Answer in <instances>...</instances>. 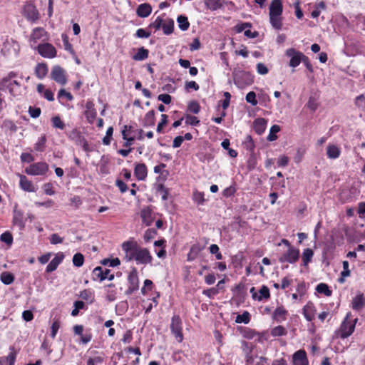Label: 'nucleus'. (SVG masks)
I'll list each match as a JSON object with an SVG mask.
<instances>
[{
  "label": "nucleus",
  "mask_w": 365,
  "mask_h": 365,
  "mask_svg": "<svg viewBox=\"0 0 365 365\" xmlns=\"http://www.w3.org/2000/svg\"><path fill=\"white\" fill-rule=\"evenodd\" d=\"M138 247L136 243L130 241L124 242L122 245V249L125 253Z\"/></svg>",
  "instance_id": "6e6d98bb"
},
{
  "label": "nucleus",
  "mask_w": 365,
  "mask_h": 365,
  "mask_svg": "<svg viewBox=\"0 0 365 365\" xmlns=\"http://www.w3.org/2000/svg\"><path fill=\"white\" fill-rule=\"evenodd\" d=\"M20 187L27 192H35V187L31 181L29 180L25 175H20Z\"/></svg>",
  "instance_id": "a878e982"
},
{
  "label": "nucleus",
  "mask_w": 365,
  "mask_h": 365,
  "mask_svg": "<svg viewBox=\"0 0 365 365\" xmlns=\"http://www.w3.org/2000/svg\"><path fill=\"white\" fill-rule=\"evenodd\" d=\"M365 307V297L363 294H357L351 301V308L360 311Z\"/></svg>",
  "instance_id": "412c9836"
},
{
  "label": "nucleus",
  "mask_w": 365,
  "mask_h": 365,
  "mask_svg": "<svg viewBox=\"0 0 365 365\" xmlns=\"http://www.w3.org/2000/svg\"><path fill=\"white\" fill-rule=\"evenodd\" d=\"M167 123H168V115L165 114H162L161 115V121L157 125V132L161 133L163 127L167 124Z\"/></svg>",
  "instance_id": "e2e57ef3"
},
{
  "label": "nucleus",
  "mask_w": 365,
  "mask_h": 365,
  "mask_svg": "<svg viewBox=\"0 0 365 365\" xmlns=\"http://www.w3.org/2000/svg\"><path fill=\"white\" fill-rule=\"evenodd\" d=\"M246 101L252 106H256L257 104V101L256 99L255 93L253 91L249 92L246 96Z\"/></svg>",
  "instance_id": "680f3d73"
},
{
  "label": "nucleus",
  "mask_w": 365,
  "mask_h": 365,
  "mask_svg": "<svg viewBox=\"0 0 365 365\" xmlns=\"http://www.w3.org/2000/svg\"><path fill=\"white\" fill-rule=\"evenodd\" d=\"M280 127L278 125H274L271 127L269 133L267 136V140L274 141L277 138L276 133L279 132Z\"/></svg>",
  "instance_id": "c03bdc74"
},
{
  "label": "nucleus",
  "mask_w": 365,
  "mask_h": 365,
  "mask_svg": "<svg viewBox=\"0 0 365 365\" xmlns=\"http://www.w3.org/2000/svg\"><path fill=\"white\" fill-rule=\"evenodd\" d=\"M178 23L179 28L182 31H186L188 29L190 26V23L188 22L187 18L184 16H180L178 17Z\"/></svg>",
  "instance_id": "ea45409f"
},
{
  "label": "nucleus",
  "mask_w": 365,
  "mask_h": 365,
  "mask_svg": "<svg viewBox=\"0 0 365 365\" xmlns=\"http://www.w3.org/2000/svg\"><path fill=\"white\" fill-rule=\"evenodd\" d=\"M351 313L348 312L340 325L338 334L341 339H346L349 337L354 331L358 319L355 318L354 319H351Z\"/></svg>",
  "instance_id": "f03ea898"
},
{
  "label": "nucleus",
  "mask_w": 365,
  "mask_h": 365,
  "mask_svg": "<svg viewBox=\"0 0 365 365\" xmlns=\"http://www.w3.org/2000/svg\"><path fill=\"white\" fill-rule=\"evenodd\" d=\"M139 288V279L138 275H128V287L125 291L126 295H131Z\"/></svg>",
  "instance_id": "f3484780"
},
{
  "label": "nucleus",
  "mask_w": 365,
  "mask_h": 365,
  "mask_svg": "<svg viewBox=\"0 0 365 365\" xmlns=\"http://www.w3.org/2000/svg\"><path fill=\"white\" fill-rule=\"evenodd\" d=\"M13 222L20 228V230H23L24 228L25 221L24 220L23 212L21 211L14 210Z\"/></svg>",
  "instance_id": "cd10ccee"
},
{
  "label": "nucleus",
  "mask_w": 365,
  "mask_h": 365,
  "mask_svg": "<svg viewBox=\"0 0 365 365\" xmlns=\"http://www.w3.org/2000/svg\"><path fill=\"white\" fill-rule=\"evenodd\" d=\"M0 240L9 245H11L13 242V237H12V235L9 232H4L1 235Z\"/></svg>",
  "instance_id": "603ef678"
},
{
  "label": "nucleus",
  "mask_w": 365,
  "mask_h": 365,
  "mask_svg": "<svg viewBox=\"0 0 365 365\" xmlns=\"http://www.w3.org/2000/svg\"><path fill=\"white\" fill-rule=\"evenodd\" d=\"M148 49L141 47L138 48V52L133 56V58L135 61H143L148 58Z\"/></svg>",
  "instance_id": "c9c22d12"
},
{
  "label": "nucleus",
  "mask_w": 365,
  "mask_h": 365,
  "mask_svg": "<svg viewBox=\"0 0 365 365\" xmlns=\"http://www.w3.org/2000/svg\"><path fill=\"white\" fill-rule=\"evenodd\" d=\"M23 15L31 21H36L39 19V13L36 6L31 3H26L23 8Z\"/></svg>",
  "instance_id": "9b49d317"
},
{
  "label": "nucleus",
  "mask_w": 365,
  "mask_h": 365,
  "mask_svg": "<svg viewBox=\"0 0 365 365\" xmlns=\"http://www.w3.org/2000/svg\"><path fill=\"white\" fill-rule=\"evenodd\" d=\"M93 338L92 333L91 331H86L84 334L81 335V341L83 344H86L91 341Z\"/></svg>",
  "instance_id": "0e129e2a"
},
{
  "label": "nucleus",
  "mask_w": 365,
  "mask_h": 365,
  "mask_svg": "<svg viewBox=\"0 0 365 365\" xmlns=\"http://www.w3.org/2000/svg\"><path fill=\"white\" fill-rule=\"evenodd\" d=\"M354 104L359 110L365 111V96L361 94L356 96L354 100Z\"/></svg>",
  "instance_id": "a19ab883"
},
{
  "label": "nucleus",
  "mask_w": 365,
  "mask_h": 365,
  "mask_svg": "<svg viewBox=\"0 0 365 365\" xmlns=\"http://www.w3.org/2000/svg\"><path fill=\"white\" fill-rule=\"evenodd\" d=\"M29 113L31 118H38L41 114V109L39 108L29 107Z\"/></svg>",
  "instance_id": "338daca9"
},
{
  "label": "nucleus",
  "mask_w": 365,
  "mask_h": 365,
  "mask_svg": "<svg viewBox=\"0 0 365 365\" xmlns=\"http://www.w3.org/2000/svg\"><path fill=\"white\" fill-rule=\"evenodd\" d=\"M160 297V293L158 292L155 297L152 298V302L145 308V313H150L153 307H156L158 304V299Z\"/></svg>",
  "instance_id": "49530a36"
},
{
  "label": "nucleus",
  "mask_w": 365,
  "mask_h": 365,
  "mask_svg": "<svg viewBox=\"0 0 365 365\" xmlns=\"http://www.w3.org/2000/svg\"><path fill=\"white\" fill-rule=\"evenodd\" d=\"M269 21L273 28L277 30L282 29V14L283 6L281 0H272L269 5Z\"/></svg>",
  "instance_id": "f257e3e1"
},
{
  "label": "nucleus",
  "mask_w": 365,
  "mask_h": 365,
  "mask_svg": "<svg viewBox=\"0 0 365 365\" xmlns=\"http://www.w3.org/2000/svg\"><path fill=\"white\" fill-rule=\"evenodd\" d=\"M80 297L83 299L90 301L91 303L93 302V298H94L93 293L91 291L86 290V289H85L81 292Z\"/></svg>",
  "instance_id": "4d7b16f0"
},
{
  "label": "nucleus",
  "mask_w": 365,
  "mask_h": 365,
  "mask_svg": "<svg viewBox=\"0 0 365 365\" xmlns=\"http://www.w3.org/2000/svg\"><path fill=\"white\" fill-rule=\"evenodd\" d=\"M233 79L235 84L240 88L251 85L254 81L250 73L242 70L234 71Z\"/></svg>",
  "instance_id": "20e7f679"
},
{
  "label": "nucleus",
  "mask_w": 365,
  "mask_h": 365,
  "mask_svg": "<svg viewBox=\"0 0 365 365\" xmlns=\"http://www.w3.org/2000/svg\"><path fill=\"white\" fill-rule=\"evenodd\" d=\"M49 240L52 245H57L63 242V238L56 233L52 234Z\"/></svg>",
  "instance_id": "69168bd1"
},
{
  "label": "nucleus",
  "mask_w": 365,
  "mask_h": 365,
  "mask_svg": "<svg viewBox=\"0 0 365 365\" xmlns=\"http://www.w3.org/2000/svg\"><path fill=\"white\" fill-rule=\"evenodd\" d=\"M314 255L312 250L307 248L304 250L302 256V264L304 266H307L309 262H311Z\"/></svg>",
  "instance_id": "72a5a7b5"
},
{
  "label": "nucleus",
  "mask_w": 365,
  "mask_h": 365,
  "mask_svg": "<svg viewBox=\"0 0 365 365\" xmlns=\"http://www.w3.org/2000/svg\"><path fill=\"white\" fill-rule=\"evenodd\" d=\"M84 257L81 253H76L73 257V264L76 267H81L83 264Z\"/></svg>",
  "instance_id": "de8ad7c7"
},
{
  "label": "nucleus",
  "mask_w": 365,
  "mask_h": 365,
  "mask_svg": "<svg viewBox=\"0 0 365 365\" xmlns=\"http://www.w3.org/2000/svg\"><path fill=\"white\" fill-rule=\"evenodd\" d=\"M250 322V314L247 311H245L242 314L236 317L235 322L238 324H248Z\"/></svg>",
  "instance_id": "4c0bfd02"
},
{
  "label": "nucleus",
  "mask_w": 365,
  "mask_h": 365,
  "mask_svg": "<svg viewBox=\"0 0 365 365\" xmlns=\"http://www.w3.org/2000/svg\"><path fill=\"white\" fill-rule=\"evenodd\" d=\"M199 252H200L199 247L196 245H193L191 247L190 252L187 254V259L193 260L197 257Z\"/></svg>",
  "instance_id": "13d9d810"
},
{
  "label": "nucleus",
  "mask_w": 365,
  "mask_h": 365,
  "mask_svg": "<svg viewBox=\"0 0 365 365\" xmlns=\"http://www.w3.org/2000/svg\"><path fill=\"white\" fill-rule=\"evenodd\" d=\"M152 257L146 248L138 247L135 253V261L140 264H148L151 262Z\"/></svg>",
  "instance_id": "ddd939ff"
},
{
  "label": "nucleus",
  "mask_w": 365,
  "mask_h": 365,
  "mask_svg": "<svg viewBox=\"0 0 365 365\" xmlns=\"http://www.w3.org/2000/svg\"><path fill=\"white\" fill-rule=\"evenodd\" d=\"M61 327L60 317H55L51 327V337L55 339L58 331Z\"/></svg>",
  "instance_id": "f704fd0d"
},
{
  "label": "nucleus",
  "mask_w": 365,
  "mask_h": 365,
  "mask_svg": "<svg viewBox=\"0 0 365 365\" xmlns=\"http://www.w3.org/2000/svg\"><path fill=\"white\" fill-rule=\"evenodd\" d=\"M163 33L165 35H170L173 33L174 29V21L172 19H167L166 21H163L162 23V26Z\"/></svg>",
  "instance_id": "c756f323"
},
{
  "label": "nucleus",
  "mask_w": 365,
  "mask_h": 365,
  "mask_svg": "<svg viewBox=\"0 0 365 365\" xmlns=\"http://www.w3.org/2000/svg\"><path fill=\"white\" fill-rule=\"evenodd\" d=\"M153 287V282L151 280H150V279H145V282H144V286L141 289V293L143 295H145L147 294L148 291L152 290Z\"/></svg>",
  "instance_id": "bf43d9fd"
},
{
  "label": "nucleus",
  "mask_w": 365,
  "mask_h": 365,
  "mask_svg": "<svg viewBox=\"0 0 365 365\" xmlns=\"http://www.w3.org/2000/svg\"><path fill=\"white\" fill-rule=\"evenodd\" d=\"M246 271L247 274H250L251 272H255V274H262L264 272V269L262 265L259 262H252L250 266H248L246 268Z\"/></svg>",
  "instance_id": "2f4dec72"
},
{
  "label": "nucleus",
  "mask_w": 365,
  "mask_h": 365,
  "mask_svg": "<svg viewBox=\"0 0 365 365\" xmlns=\"http://www.w3.org/2000/svg\"><path fill=\"white\" fill-rule=\"evenodd\" d=\"M193 200L197 204H202L204 202V195L200 192H195L193 194Z\"/></svg>",
  "instance_id": "774afa93"
},
{
  "label": "nucleus",
  "mask_w": 365,
  "mask_h": 365,
  "mask_svg": "<svg viewBox=\"0 0 365 365\" xmlns=\"http://www.w3.org/2000/svg\"><path fill=\"white\" fill-rule=\"evenodd\" d=\"M15 76V73H10L7 77L1 81L0 89L9 90L12 96H17L21 94V86L17 81L12 79Z\"/></svg>",
  "instance_id": "7ed1b4c3"
},
{
  "label": "nucleus",
  "mask_w": 365,
  "mask_h": 365,
  "mask_svg": "<svg viewBox=\"0 0 365 365\" xmlns=\"http://www.w3.org/2000/svg\"><path fill=\"white\" fill-rule=\"evenodd\" d=\"M53 126L56 128L63 130L65 128L64 123L61 120L59 116L53 117L51 119Z\"/></svg>",
  "instance_id": "8fccbe9b"
},
{
  "label": "nucleus",
  "mask_w": 365,
  "mask_h": 365,
  "mask_svg": "<svg viewBox=\"0 0 365 365\" xmlns=\"http://www.w3.org/2000/svg\"><path fill=\"white\" fill-rule=\"evenodd\" d=\"M267 127V120L262 118H259L255 120L253 123V128L255 131L259 134H262Z\"/></svg>",
  "instance_id": "b1692460"
},
{
  "label": "nucleus",
  "mask_w": 365,
  "mask_h": 365,
  "mask_svg": "<svg viewBox=\"0 0 365 365\" xmlns=\"http://www.w3.org/2000/svg\"><path fill=\"white\" fill-rule=\"evenodd\" d=\"M316 291L325 295L326 297H330L332 294V291L329 289V286L325 283H319L316 287Z\"/></svg>",
  "instance_id": "473e14b6"
},
{
  "label": "nucleus",
  "mask_w": 365,
  "mask_h": 365,
  "mask_svg": "<svg viewBox=\"0 0 365 365\" xmlns=\"http://www.w3.org/2000/svg\"><path fill=\"white\" fill-rule=\"evenodd\" d=\"M205 5L207 9L215 11L222 6L220 0H206Z\"/></svg>",
  "instance_id": "79ce46f5"
},
{
  "label": "nucleus",
  "mask_w": 365,
  "mask_h": 365,
  "mask_svg": "<svg viewBox=\"0 0 365 365\" xmlns=\"http://www.w3.org/2000/svg\"><path fill=\"white\" fill-rule=\"evenodd\" d=\"M247 287L243 282L235 285L232 289V292L235 297L239 299H244L247 296Z\"/></svg>",
  "instance_id": "dca6fc26"
},
{
  "label": "nucleus",
  "mask_w": 365,
  "mask_h": 365,
  "mask_svg": "<svg viewBox=\"0 0 365 365\" xmlns=\"http://www.w3.org/2000/svg\"><path fill=\"white\" fill-rule=\"evenodd\" d=\"M10 351L8 356L0 358V365H14L17 353L14 346H11Z\"/></svg>",
  "instance_id": "6ab92c4d"
},
{
  "label": "nucleus",
  "mask_w": 365,
  "mask_h": 365,
  "mask_svg": "<svg viewBox=\"0 0 365 365\" xmlns=\"http://www.w3.org/2000/svg\"><path fill=\"white\" fill-rule=\"evenodd\" d=\"M64 255L63 253H58L54 258L49 262L46 267L47 272H51L58 267V266L61 264Z\"/></svg>",
  "instance_id": "5701e85b"
},
{
  "label": "nucleus",
  "mask_w": 365,
  "mask_h": 365,
  "mask_svg": "<svg viewBox=\"0 0 365 365\" xmlns=\"http://www.w3.org/2000/svg\"><path fill=\"white\" fill-rule=\"evenodd\" d=\"M163 22V19L162 17H157L155 21H153L148 26V29H155V30H159L162 26V23Z\"/></svg>",
  "instance_id": "864d4df0"
},
{
  "label": "nucleus",
  "mask_w": 365,
  "mask_h": 365,
  "mask_svg": "<svg viewBox=\"0 0 365 365\" xmlns=\"http://www.w3.org/2000/svg\"><path fill=\"white\" fill-rule=\"evenodd\" d=\"M299 257V251L293 247H289L287 251L283 253L280 257L279 261L282 262L294 263L298 260Z\"/></svg>",
  "instance_id": "9d476101"
},
{
  "label": "nucleus",
  "mask_w": 365,
  "mask_h": 365,
  "mask_svg": "<svg viewBox=\"0 0 365 365\" xmlns=\"http://www.w3.org/2000/svg\"><path fill=\"white\" fill-rule=\"evenodd\" d=\"M293 365H309L307 352L304 349H299L292 355Z\"/></svg>",
  "instance_id": "4468645a"
},
{
  "label": "nucleus",
  "mask_w": 365,
  "mask_h": 365,
  "mask_svg": "<svg viewBox=\"0 0 365 365\" xmlns=\"http://www.w3.org/2000/svg\"><path fill=\"white\" fill-rule=\"evenodd\" d=\"M102 264L108 267H116L120 264V261L118 258L113 259H104L101 262Z\"/></svg>",
  "instance_id": "a18cd8bd"
},
{
  "label": "nucleus",
  "mask_w": 365,
  "mask_h": 365,
  "mask_svg": "<svg viewBox=\"0 0 365 365\" xmlns=\"http://www.w3.org/2000/svg\"><path fill=\"white\" fill-rule=\"evenodd\" d=\"M187 110L191 113L197 114L200 112V104L197 101H192L189 103L187 106Z\"/></svg>",
  "instance_id": "09e8293b"
},
{
  "label": "nucleus",
  "mask_w": 365,
  "mask_h": 365,
  "mask_svg": "<svg viewBox=\"0 0 365 365\" xmlns=\"http://www.w3.org/2000/svg\"><path fill=\"white\" fill-rule=\"evenodd\" d=\"M48 170V165L45 162H38L31 164L26 168V173L31 175H42Z\"/></svg>",
  "instance_id": "0eeeda50"
},
{
  "label": "nucleus",
  "mask_w": 365,
  "mask_h": 365,
  "mask_svg": "<svg viewBox=\"0 0 365 365\" xmlns=\"http://www.w3.org/2000/svg\"><path fill=\"white\" fill-rule=\"evenodd\" d=\"M171 333L178 342L183 341L182 322L179 315H173L170 325Z\"/></svg>",
  "instance_id": "39448f33"
},
{
  "label": "nucleus",
  "mask_w": 365,
  "mask_h": 365,
  "mask_svg": "<svg viewBox=\"0 0 365 365\" xmlns=\"http://www.w3.org/2000/svg\"><path fill=\"white\" fill-rule=\"evenodd\" d=\"M327 154L328 158H331V159H336L340 155V150L336 145H329L327 146Z\"/></svg>",
  "instance_id": "7c9ffc66"
},
{
  "label": "nucleus",
  "mask_w": 365,
  "mask_h": 365,
  "mask_svg": "<svg viewBox=\"0 0 365 365\" xmlns=\"http://www.w3.org/2000/svg\"><path fill=\"white\" fill-rule=\"evenodd\" d=\"M152 212L153 210L150 207H145L141 210L140 217L146 226H150L153 222Z\"/></svg>",
  "instance_id": "4be33fe9"
},
{
  "label": "nucleus",
  "mask_w": 365,
  "mask_h": 365,
  "mask_svg": "<svg viewBox=\"0 0 365 365\" xmlns=\"http://www.w3.org/2000/svg\"><path fill=\"white\" fill-rule=\"evenodd\" d=\"M286 56L290 58L289 63V66L295 68L298 66L302 61L304 54L294 48H288L286 51Z\"/></svg>",
  "instance_id": "6e6552de"
},
{
  "label": "nucleus",
  "mask_w": 365,
  "mask_h": 365,
  "mask_svg": "<svg viewBox=\"0 0 365 365\" xmlns=\"http://www.w3.org/2000/svg\"><path fill=\"white\" fill-rule=\"evenodd\" d=\"M48 66L46 63H38L35 68V73L39 79L43 78L48 73Z\"/></svg>",
  "instance_id": "c85d7f7f"
},
{
  "label": "nucleus",
  "mask_w": 365,
  "mask_h": 365,
  "mask_svg": "<svg viewBox=\"0 0 365 365\" xmlns=\"http://www.w3.org/2000/svg\"><path fill=\"white\" fill-rule=\"evenodd\" d=\"M48 39V34L42 27H36L32 30L29 41L31 46L36 44L39 41H47Z\"/></svg>",
  "instance_id": "1a4fd4ad"
},
{
  "label": "nucleus",
  "mask_w": 365,
  "mask_h": 365,
  "mask_svg": "<svg viewBox=\"0 0 365 365\" xmlns=\"http://www.w3.org/2000/svg\"><path fill=\"white\" fill-rule=\"evenodd\" d=\"M51 78L56 83L63 86L67 83L66 71L59 66H54L51 73Z\"/></svg>",
  "instance_id": "f8f14e48"
},
{
  "label": "nucleus",
  "mask_w": 365,
  "mask_h": 365,
  "mask_svg": "<svg viewBox=\"0 0 365 365\" xmlns=\"http://www.w3.org/2000/svg\"><path fill=\"white\" fill-rule=\"evenodd\" d=\"M302 313L308 322H312L314 320L317 313V309L314 304L311 302H307V304L302 309Z\"/></svg>",
  "instance_id": "2eb2a0df"
},
{
  "label": "nucleus",
  "mask_w": 365,
  "mask_h": 365,
  "mask_svg": "<svg viewBox=\"0 0 365 365\" xmlns=\"http://www.w3.org/2000/svg\"><path fill=\"white\" fill-rule=\"evenodd\" d=\"M318 106H319V104L315 98L310 97L309 98V101L307 103V106L309 110H311L312 112H314L317 109Z\"/></svg>",
  "instance_id": "5fc2aeb1"
},
{
  "label": "nucleus",
  "mask_w": 365,
  "mask_h": 365,
  "mask_svg": "<svg viewBox=\"0 0 365 365\" xmlns=\"http://www.w3.org/2000/svg\"><path fill=\"white\" fill-rule=\"evenodd\" d=\"M287 310L283 306H279L274 311L272 314V319L277 322H282L287 319Z\"/></svg>",
  "instance_id": "a211bd4d"
},
{
  "label": "nucleus",
  "mask_w": 365,
  "mask_h": 365,
  "mask_svg": "<svg viewBox=\"0 0 365 365\" xmlns=\"http://www.w3.org/2000/svg\"><path fill=\"white\" fill-rule=\"evenodd\" d=\"M287 333L286 329L281 325L277 326L271 330V335L272 336H285Z\"/></svg>",
  "instance_id": "58836bf2"
},
{
  "label": "nucleus",
  "mask_w": 365,
  "mask_h": 365,
  "mask_svg": "<svg viewBox=\"0 0 365 365\" xmlns=\"http://www.w3.org/2000/svg\"><path fill=\"white\" fill-rule=\"evenodd\" d=\"M259 295H257V299L261 301L262 299H267L270 297L269 289L266 286H262L259 291Z\"/></svg>",
  "instance_id": "37998d69"
},
{
  "label": "nucleus",
  "mask_w": 365,
  "mask_h": 365,
  "mask_svg": "<svg viewBox=\"0 0 365 365\" xmlns=\"http://www.w3.org/2000/svg\"><path fill=\"white\" fill-rule=\"evenodd\" d=\"M152 11V8L148 4H142L137 9V14L138 16L145 18L148 16Z\"/></svg>",
  "instance_id": "bb28decb"
},
{
  "label": "nucleus",
  "mask_w": 365,
  "mask_h": 365,
  "mask_svg": "<svg viewBox=\"0 0 365 365\" xmlns=\"http://www.w3.org/2000/svg\"><path fill=\"white\" fill-rule=\"evenodd\" d=\"M36 49L43 58H53L57 55L56 48L49 43H40L36 46Z\"/></svg>",
  "instance_id": "423d86ee"
},
{
  "label": "nucleus",
  "mask_w": 365,
  "mask_h": 365,
  "mask_svg": "<svg viewBox=\"0 0 365 365\" xmlns=\"http://www.w3.org/2000/svg\"><path fill=\"white\" fill-rule=\"evenodd\" d=\"M46 141V136H41L35 144V149L37 151H43Z\"/></svg>",
  "instance_id": "052dcab7"
},
{
  "label": "nucleus",
  "mask_w": 365,
  "mask_h": 365,
  "mask_svg": "<svg viewBox=\"0 0 365 365\" xmlns=\"http://www.w3.org/2000/svg\"><path fill=\"white\" fill-rule=\"evenodd\" d=\"M131 125H125L123 127V129L122 130V136L124 140H125V143H124V146L128 147L130 146L134 141L133 137L128 138V133H127V129H130Z\"/></svg>",
  "instance_id": "e433bc0d"
},
{
  "label": "nucleus",
  "mask_w": 365,
  "mask_h": 365,
  "mask_svg": "<svg viewBox=\"0 0 365 365\" xmlns=\"http://www.w3.org/2000/svg\"><path fill=\"white\" fill-rule=\"evenodd\" d=\"M147 167L144 163H138L134 169V174L138 180H144L147 177Z\"/></svg>",
  "instance_id": "aec40b11"
},
{
  "label": "nucleus",
  "mask_w": 365,
  "mask_h": 365,
  "mask_svg": "<svg viewBox=\"0 0 365 365\" xmlns=\"http://www.w3.org/2000/svg\"><path fill=\"white\" fill-rule=\"evenodd\" d=\"M219 293V288L216 287H212L207 289H204L202 291V294L209 298H214L215 296L218 294Z\"/></svg>",
  "instance_id": "3c124183"
},
{
  "label": "nucleus",
  "mask_w": 365,
  "mask_h": 365,
  "mask_svg": "<svg viewBox=\"0 0 365 365\" xmlns=\"http://www.w3.org/2000/svg\"><path fill=\"white\" fill-rule=\"evenodd\" d=\"M86 110L85 115L90 123H92L96 117L97 113L93 108V104L91 102H88L86 106Z\"/></svg>",
  "instance_id": "393cba45"
}]
</instances>
